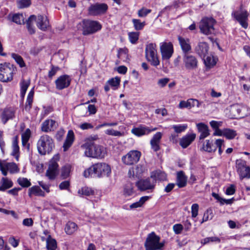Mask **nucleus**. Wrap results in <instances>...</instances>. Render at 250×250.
Instances as JSON below:
<instances>
[{
  "mask_svg": "<svg viewBox=\"0 0 250 250\" xmlns=\"http://www.w3.org/2000/svg\"><path fill=\"white\" fill-rule=\"evenodd\" d=\"M156 128H150L149 127L141 125L138 127H134L131 129V133L138 137L147 135L150 132L155 131Z\"/></svg>",
  "mask_w": 250,
  "mask_h": 250,
  "instance_id": "f3484780",
  "label": "nucleus"
},
{
  "mask_svg": "<svg viewBox=\"0 0 250 250\" xmlns=\"http://www.w3.org/2000/svg\"><path fill=\"white\" fill-rule=\"evenodd\" d=\"M107 9L108 6L105 3H95V15L104 14Z\"/></svg>",
  "mask_w": 250,
  "mask_h": 250,
  "instance_id": "2f4dec72",
  "label": "nucleus"
},
{
  "mask_svg": "<svg viewBox=\"0 0 250 250\" xmlns=\"http://www.w3.org/2000/svg\"><path fill=\"white\" fill-rule=\"evenodd\" d=\"M171 128L174 130L175 133L179 134L184 132L188 128V125L187 124L174 125H172Z\"/></svg>",
  "mask_w": 250,
  "mask_h": 250,
  "instance_id": "37998d69",
  "label": "nucleus"
},
{
  "mask_svg": "<svg viewBox=\"0 0 250 250\" xmlns=\"http://www.w3.org/2000/svg\"><path fill=\"white\" fill-rule=\"evenodd\" d=\"M17 71V68L13 64L7 62L0 63V81L3 83L11 82Z\"/></svg>",
  "mask_w": 250,
  "mask_h": 250,
  "instance_id": "f03ea898",
  "label": "nucleus"
},
{
  "mask_svg": "<svg viewBox=\"0 0 250 250\" xmlns=\"http://www.w3.org/2000/svg\"><path fill=\"white\" fill-rule=\"evenodd\" d=\"M58 126V123L54 120H45L41 125V130L42 132L48 133L55 130Z\"/></svg>",
  "mask_w": 250,
  "mask_h": 250,
  "instance_id": "ddd939ff",
  "label": "nucleus"
},
{
  "mask_svg": "<svg viewBox=\"0 0 250 250\" xmlns=\"http://www.w3.org/2000/svg\"><path fill=\"white\" fill-rule=\"evenodd\" d=\"M71 81V78L68 75L61 76L55 81L56 88L58 90H62L67 88L69 86Z\"/></svg>",
  "mask_w": 250,
  "mask_h": 250,
  "instance_id": "4468645a",
  "label": "nucleus"
},
{
  "mask_svg": "<svg viewBox=\"0 0 250 250\" xmlns=\"http://www.w3.org/2000/svg\"><path fill=\"white\" fill-rule=\"evenodd\" d=\"M32 194L36 196H44V192L38 186H33L29 188V196H31Z\"/></svg>",
  "mask_w": 250,
  "mask_h": 250,
  "instance_id": "58836bf2",
  "label": "nucleus"
},
{
  "mask_svg": "<svg viewBox=\"0 0 250 250\" xmlns=\"http://www.w3.org/2000/svg\"><path fill=\"white\" fill-rule=\"evenodd\" d=\"M221 241L220 239L217 237L213 236V237H206L203 239H202L201 241V243L202 245H204L209 243V242H217L220 243Z\"/></svg>",
  "mask_w": 250,
  "mask_h": 250,
  "instance_id": "8fccbe9b",
  "label": "nucleus"
},
{
  "mask_svg": "<svg viewBox=\"0 0 250 250\" xmlns=\"http://www.w3.org/2000/svg\"><path fill=\"white\" fill-rule=\"evenodd\" d=\"M151 177L146 179H141L136 183V186L140 191L153 190L155 186V182Z\"/></svg>",
  "mask_w": 250,
  "mask_h": 250,
  "instance_id": "9d476101",
  "label": "nucleus"
},
{
  "mask_svg": "<svg viewBox=\"0 0 250 250\" xmlns=\"http://www.w3.org/2000/svg\"><path fill=\"white\" fill-rule=\"evenodd\" d=\"M71 171V166L69 165L63 167L61 170V177L63 179H66L69 177Z\"/></svg>",
  "mask_w": 250,
  "mask_h": 250,
  "instance_id": "a18cd8bd",
  "label": "nucleus"
},
{
  "mask_svg": "<svg viewBox=\"0 0 250 250\" xmlns=\"http://www.w3.org/2000/svg\"><path fill=\"white\" fill-rule=\"evenodd\" d=\"M39 153L42 155L50 153L55 147L53 139L48 135L41 136L37 144Z\"/></svg>",
  "mask_w": 250,
  "mask_h": 250,
  "instance_id": "f257e3e1",
  "label": "nucleus"
},
{
  "mask_svg": "<svg viewBox=\"0 0 250 250\" xmlns=\"http://www.w3.org/2000/svg\"><path fill=\"white\" fill-rule=\"evenodd\" d=\"M36 21L37 27L41 30L45 31L49 27V21L46 16L38 15Z\"/></svg>",
  "mask_w": 250,
  "mask_h": 250,
  "instance_id": "5701e85b",
  "label": "nucleus"
},
{
  "mask_svg": "<svg viewBox=\"0 0 250 250\" xmlns=\"http://www.w3.org/2000/svg\"><path fill=\"white\" fill-rule=\"evenodd\" d=\"M105 133L113 136H121L122 133L119 131L115 130L113 129H108L105 131Z\"/></svg>",
  "mask_w": 250,
  "mask_h": 250,
  "instance_id": "052dcab7",
  "label": "nucleus"
},
{
  "mask_svg": "<svg viewBox=\"0 0 250 250\" xmlns=\"http://www.w3.org/2000/svg\"><path fill=\"white\" fill-rule=\"evenodd\" d=\"M150 177L156 182L157 180L164 181L166 180L167 176L165 172L161 170H156L151 173Z\"/></svg>",
  "mask_w": 250,
  "mask_h": 250,
  "instance_id": "f704fd0d",
  "label": "nucleus"
},
{
  "mask_svg": "<svg viewBox=\"0 0 250 250\" xmlns=\"http://www.w3.org/2000/svg\"><path fill=\"white\" fill-rule=\"evenodd\" d=\"M196 134L194 133L187 134L180 140V145L183 148H187L195 140Z\"/></svg>",
  "mask_w": 250,
  "mask_h": 250,
  "instance_id": "b1692460",
  "label": "nucleus"
},
{
  "mask_svg": "<svg viewBox=\"0 0 250 250\" xmlns=\"http://www.w3.org/2000/svg\"><path fill=\"white\" fill-rule=\"evenodd\" d=\"M78 193L80 195L89 196L90 194H92L93 191L91 188L88 187H83L81 189H79L78 191Z\"/></svg>",
  "mask_w": 250,
  "mask_h": 250,
  "instance_id": "13d9d810",
  "label": "nucleus"
},
{
  "mask_svg": "<svg viewBox=\"0 0 250 250\" xmlns=\"http://www.w3.org/2000/svg\"><path fill=\"white\" fill-rule=\"evenodd\" d=\"M31 131L29 129H26L25 131L22 134V143L23 146L27 145L30 137Z\"/></svg>",
  "mask_w": 250,
  "mask_h": 250,
  "instance_id": "5fc2aeb1",
  "label": "nucleus"
},
{
  "mask_svg": "<svg viewBox=\"0 0 250 250\" xmlns=\"http://www.w3.org/2000/svg\"><path fill=\"white\" fill-rule=\"evenodd\" d=\"M184 227L181 224H176L173 226V231L176 234H179L181 233Z\"/></svg>",
  "mask_w": 250,
  "mask_h": 250,
  "instance_id": "0e129e2a",
  "label": "nucleus"
},
{
  "mask_svg": "<svg viewBox=\"0 0 250 250\" xmlns=\"http://www.w3.org/2000/svg\"><path fill=\"white\" fill-rule=\"evenodd\" d=\"M199 205L197 204H193L191 206V216L193 218L196 217L198 215Z\"/></svg>",
  "mask_w": 250,
  "mask_h": 250,
  "instance_id": "338daca9",
  "label": "nucleus"
},
{
  "mask_svg": "<svg viewBox=\"0 0 250 250\" xmlns=\"http://www.w3.org/2000/svg\"><path fill=\"white\" fill-rule=\"evenodd\" d=\"M46 248L48 250H56L57 248V242L49 235L46 240Z\"/></svg>",
  "mask_w": 250,
  "mask_h": 250,
  "instance_id": "4c0bfd02",
  "label": "nucleus"
},
{
  "mask_svg": "<svg viewBox=\"0 0 250 250\" xmlns=\"http://www.w3.org/2000/svg\"><path fill=\"white\" fill-rule=\"evenodd\" d=\"M202 149L206 152L210 153L216 150V146L213 144L212 141L207 140L204 142Z\"/></svg>",
  "mask_w": 250,
  "mask_h": 250,
  "instance_id": "7c9ffc66",
  "label": "nucleus"
},
{
  "mask_svg": "<svg viewBox=\"0 0 250 250\" xmlns=\"http://www.w3.org/2000/svg\"><path fill=\"white\" fill-rule=\"evenodd\" d=\"M151 10L143 7L138 11V16L139 17H146L148 14L151 13Z\"/></svg>",
  "mask_w": 250,
  "mask_h": 250,
  "instance_id": "4d7b16f0",
  "label": "nucleus"
},
{
  "mask_svg": "<svg viewBox=\"0 0 250 250\" xmlns=\"http://www.w3.org/2000/svg\"><path fill=\"white\" fill-rule=\"evenodd\" d=\"M215 23L216 21L212 18H204L199 24L201 32L206 35L214 34V26Z\"/></svg>",
  "mask_w": 250,
  "mask_h": 250,
  "instance_id": "423d86ee",
  "label": "nucleus"
},
{
  "mask_svg": "<svg viewBox=\"0 0 250 250\" xmlns=\"http://www.w3.org/2000/svg\"><path fill=\"white\" fill-rule=\"evenodd\" d=\"M190 102L189 99L186 101H181L179 104L178 107L180 108H187L190 109L191 108Z\"/></svg>",
  "mask_w": 250,
  "mask_h": 250,
  "instance_id": "69168bd1",
  "label": "nucleus"
},
{
  "mask_svg": "<svg viewBox=\"0 0 250 250\" xmlns=\"http://www.w3.org/2000/svg\"><path fill=\"white\" fill-rule=\"evenodd\" d=\"M31 4L30 0H21L18 2V7L20 8H23L28 7Z\"/></svg>",
  "mask_w": 250,
  "mask_h": 250,
  "instance_id": "680f3d73",
  "label": "nucleus"
},
{
  "mask_svg": "<svg viewBox=\"0 0 250 250\" xmlns=\"http://www.w3.org/2000/svg\"><path fill=\"white\" fill-rule=\"evenodd\" d=\"M133 26L135 30H141L143 29L146 25V22H141L139 19H133L132 20Z\"/></svg>",
  "mask_w": 250,
  "mask_h": 250,
  "instance_id": "49530a36",
  "label": "nucleus"
},
{
  "mask_svg": "<svg viewBox=\"0 0 250 250\" xmlns=\"http://www.w3.org/2000/svg\"><path fill=\"white\" fill-rule=\"evenodd\" d=\"M12 21L17 24H23L24 22L23 15L21 14H15L13 15L12 17Z\"/></svg>",
  "mask_w": 250,
  "mask_h": 250,
  "instance_id": "3c124183",
  "label": "nucleus"
},
{
  "mask_svg": "<svg viewBox=\"0 0 250 250\" xmlns=\"http://www.w3.org/2000/svg\"><path fill=\"white\" fill-rule=\"evenodd\" d=\"M188 177L185 175L183 171H180L177 173L176 185L179 188H184L187 184Z\"/></svg>",
  "mask_w": 250,
  "mask_h": 250,
  "instance_id": "a878e982",
  "label": "nucleus"
},
{
  "mask_svg": "<svg viewBox=\"0 0 250 250\" xmlns=\"http://www.w3.org/2000/svg\"><path fill=\"white\" fill-rule=\"evenodd\" d=\"M120 79L118 77L110 79L107 81L109 85L113 87V90L118 89L120 85Z\"/></svg>",
  "mask_w": 250,
  "mask_h": 250,
  "instance_id": "de8ad7c7",
  "label": "nucleus"
},
{
  "mask_svg": "<svg viewBox=\"0 0 250 250\" xmlns=\"http://www.w3.org/2000/svg\"><path fill=\"white\" fill-rule=\"evenodd\" d=\"M36 21V16L35 15H31L26 21L27 28L28 32L30 34H33L35 33V28L34 26V23Z\"/></svg>",
  "mask_w": 250,
  "mask_h": 250,
  "instance_id": "c756f323",
  "label": "nucleus"
},
{
  "mask_svg": "<svg viewBox=\"0 0 250 250\" xmlns=\"http://www.w3.org/2000/svg\"><path fill=\"white\" fill-rule=\"evenodd\" d=\"M30 84V81L27 80H22L20 83V86H21V97H23L25 96L26 90L29 87Z\"/></svg>",
  "mask_w": 250,
  "mask_h": 250,
  "instance_id": "79ce46f5",
  "label": "nucleus"
},
{
  "mask_svg": "<svg viewBox=\"0 0 250 250\" xmlns=\"http://www.w3.org/2000/svg\"><path fill=\"white\" fill-rule=\"evenodd\" d=\"M93 146L94 137H90L85 140V142L82 147L85 149L84 154L86 157H94L93 156Z\"/></svg>",
  "mask_w": 250,
  "mask_h": 250,
  "instance_id": "dca6fc26",
  "label": "nucleus"
},
{
  "mask_svg": "<svg viewBox=\"0 0 250 250\" xmlns=\"http://www.w3.org/2000/svg\"><path fill=\"white\" fill-rule=\"evenodd\" d=\"M106 154V148L102 146H95V158H104Z\"/></svg>",
  "mask_w": 250,
  "mask_h": 250,
  "instance_id": "c85d7f7f",
  "label": "nucleus"
},
{
  "mask_svg": "<svg viewBox=\"0 0 250 250\" xmlns=\"http://www.w3.org/2000/svg\"><path fill=\"white\" fill-rule=\"evenodd\" d=\"M146 170L145 166L142 165H138L135 168H130L128 172L129 177L139 178L142 177L143 173Z\"/></svg>",
  "mask_w": 250,
  "mask_h": 250,
  "instance_id": "a211bd4d",
  "label": "nucleus"
},
{
  "mask_svg": "<svg viewBox=\"0 0 250 250\" xmlns=\"http://www.w3.org/2000/svg\"><path fill=\"white\" fill-rule=\"evenodd\" d=\"M74 141V134L72 130H70L68 131L65 140L63 145V151H67L72 146Z\"/></svg>",
  "mask_w": 250,
  "mask_h": 250,
  "instance_id": "bb28decb",
  "label": "nucleus"
},
{
  "mask_svg": "<svg viewBox=\"0 0 250 250\" xmlns=\"http://www.w3.org/2000/svg\"><path fill=\"white\" fill-rule=\"evenodd\" d=\"M15 110L12 108H7L4 109L2 115L1 119L3 124H5L8 120L12 119L15 116Z\"/></svg>",
  "mask_w": 250,
  "mask_h": 250,
  "instance_id": "cd10ccee",
  "label": "nucleus"
},
{
  "mask_svg": "<svg viewBox=\"0 0 250 250\" xmlns=\"http://www.w3.org/2000/svg\"><path fill=\"white\" fill-rule=\"evenodd\" d=\"M89 103V101L87 102L82 104L80 105V108L82 110H83L86 112V113L87 111L89 112V114H94V105L92 104H88L87 106V104Z\"/></svg>",
  "mask_w": 250,
  "mask_h": 250,
  "instance_id": "c03bdc74",
  "label": "nucleus"
},
{
  "mask_svg": "<svg viewBox=\"0 0 250 250\" xmlns=\"http://www.w3.org/2000/svg\"><path fill=\"white\" fill-rule=\"evenodd\" d=\"M111 172L110 167L104 163L95 164V175L98 177L108 176Z\"/></svg>",
  "mask_w": 250,
  "mask_h": 250,
  "instance_id": "9b49d317",
  "label": "nucleus"
},
{
  "mask_svg": "<svg viewBox=\"0 0 250 250\" xmlns=\"http://www.w3.org/2000/svg\"><path fill=\"white\" fill-rule=\"evenodd\" d=\"M145 58L146 61L153 66H157L160 64L155 43H149L146 45Z\"/></svg>",
  "mask_w": 250,
  "mask_h": 250,
  "instance_id": "20e7f679",
  "label": "nucleus"
},
{
  "mask_svg": "<svg viewBox=\"0 0 250 250\" xmlns=\"http://www.w3.org/2000/svg\"><path fill=\"white\" fill-rule=\"evenodd\" d=\"M133 193V187L132 184L127 183L124 188V194L126 196H131Z\"/></svg>",
  "mask_w": 250,
  "mask_h": 250,
  "instance_id": "603ef678",
  "label": "nucleus"
},
{
  "mask_svg": "<svg viewBox=\"0 0 250 250\" xmlns=\"http://www.w3.org/2000/svg\"><path fill=\"white\" fill-rule=\"evenodd\" d=\"M78 227L76 223L72 222H68L65 227V232L68 235H71L75 232Z\"/></svg>",
  "mask_w": 250,
  "mask_h": 250,
  "instance_id": "e433bc0d",
  "label": "nucleus"
},
{
  "mask_svg": "<svg viewBox=\"0 0 250 250\" xmlns=\"http://www.w3.org/2000/svg\"><path fill=\"white\" fill-rule=\"evenodd\" d=\"M178 40L182 50L183 55L189 53L191 50V46L189 39L178 36Z\"/></svg>",
  "mask_w": 250,
  "mask_h": 250,
  "instance_id": "aec40b11",
  "label": "nucleus"
},
{
  "mask_svg": "<svg viewBox=\"0 0 250 250\" xmlns=\"http://www.w3.org/2000/svg\"><path fill=\"white\" fill-rule=\"evenodd\" d=\"M209 47L205 42H199L195 48V52L202 58L206 57L208 53Z\"/></svg>",
  "mask_w": 250,
  "mask_h": 250,
  "instance_id": "4be33fe9",
  "label": "nucleus"
},
{
  "mask_svg": "<svg viewBox=\"0 0 250 250\" xmlns=\"http://www.w3.org/2000/svg\"><path fill=\"white\" fill-rule=\"evenodd\" d=\"M0 170L4 176L7 175L8 171L11 173H17L19 171L17 165L14 163H0Z\"/></svg>",
  "mask_w": 250,
  "mask_h": 250,
  "instance_id": "2eb2a0df",
  "label": "nucleus"
},
{
  "mask_svg": "<svg viewBox=\"0 0 250 250\" xmlns=\"http://www.w3.org/2000/svg\"><path fill=\"white\" fill-rule=\"evenodd\" d=\"M165 244V241L160 242V236L151 232L147 235L144 245L146 250H161Z\"/></svg>",
  "mask_w": 250,
  "mask_h": 250,
  "instance_id": "7ed1b4c3",
  "label": "nucleus"
},
{
  "mask_svg": "<svg viewBox=\"0 0 250 250\" xmlns=\"http://www.w3.org/2000/svg\"><path fill=\"white\" fill-rule=\"evenodd\" d=\"M160 48L162 59L169 60L173 53L172 44L171 42H162Z\"/></svg>",
  "mask_w": 250,
  "mask_h": 250,
  "instance_id": "f8f14e48",
  "label": "nucleus"
},
{
  "mask_svg": "<svg viewBox=\"0 0 250 250\" xmlns=\"http://www.w3.org/2000/svg\"><path fill=\"white\" fill-rule=\"evenodd\" d=\"M12 58L15 60L16 62L20 65L21 67L25 66V64L23 61L22 58L19 55L15 53L11 54Z\"/></svg>",
  "mask_w": 250,
  "mask_h": 250,
  "instance_id": "09e8293b",
  "label": "nucleus"
},
{
  "mask_svg": "<svg viewBox=\"0 0 250 250\" xmlns=\"http://www.w3.org/2000/svg\"><path fill=\"white\" fill-rule=\"evenodd\" d=\"M170 79L168 78H164L159 79L157 82L158 85L163 88L165 87L169 82Z\"/></svg>",
  "mask_w": 250,
  "mask_h": 250,
  "instance_id": "e2e57ef3",
  "label": "nucleus"
},
{
  "mask_svg": "<svg viewBox=\"0 0 250 250\" xmlns=\"http://www.w3.org/2000/svg\"><path fill=\"white\" fill-rule=\"evenodd\" d=\"M78 26H82L83 33L84 35L92 33L94 31V21H92L84 20Z\"/></svg>",
  "mask_w": 250,
  "mask_h": 250,
  "instance_id": "412c9836",
  "label": "nucleus"
},
{
  "mask_svg": "<svg viewBox=\"0 0 250 250\" xmlns=\"http://www.w3.org/2000/svg\"><path fill=\"white\" fill-rule=\"evenodd\" d=\"M224 136L227 139L231 140L233 139L236 136L237 133L235 130L229 128L224 129Z\"/></svg>",
  "mask_w": 250,
  "mask_h": 250,
  "instance_id": "a19ab883",
  "label": "nucleus"
},
{
  "mask_svg": "<svg viewBox=\"0 0 250 250\" xmlns=\"http://www.w3.org/2000/svg\"><path fill=\"white\" fill-rule=\"evenodd\" d=\"M150 198L149 196H145L142 197L140 200L135 203L131 204L129 206L130 209L136 208L141 207L143 204Z\"/></svg>",
  "mask_w": 250,
  "mask_h": 250,
  "instance_id": "ea45409f",
  "label": "nucleus"
},
{
  "mask_svg": "<svg viewBox=\"0 0 250 250\" xmlns=\"http://www.w3.org/2000/svg\"><path fill=\"white\" fill-rule=\"evenodd\" d=\"M18 136H15L12 141V155L14 156L17 161L19 160V146H18Z\"/></svg>",
  "mask_w": 250,
  "mask_h": 250,
  "instance_id": "72a5a7b5",
  "label": "nucleus"
},
{
  "mask_svg": "<svg viewBox=\"0 0 250 250\" xmlns=\"http://www.w3.org/2000/svg\"><path fill=\"white\" fill-rule=\"evenodd\" d=\"M141 153L138 150H130L122 158L123 163L126 165L130 166L137 163L140 160Z\"/></svg>",
  "mask_w": 250,
  "mask_h": 250,
  "instance_id": "6e6552de",
  "label": "nucleus"
},
{
  "mask_svg": "<svg viewBox=\"0 0 250 250\" xmlns=\"http://www.w3.org/2000/svg\"><path fill=\"white\" fill-rule=\"evenodd\" d=\"M17 182L23 188H27L31 186L30 182L26 178H19Z\"/></svg>",
  "mask_w": 250,
  "mask_h": 250,
  "instance_id": "6e6d98bb",
  "label": "nucleus"
},
{
  "mask_svg": "<svg viewBox=\"0 0 250 250\" xmlns=\"http://www.w3.org/2000/svg\"><path fill=\"white\" fill-rule=\"evenodd\" d=\"M59 159V155L57 154L54 155L49 162V167L46 172V176L50 180L54 179L58 174L59 166L57 162Z\"/></svg>",
  "mask_w": 250,
  "mask_h": 250,
  "instance_id": "0eeeda50",
  "label": "nucleus"
},
{
  "mask_svg": "<svg viewBox=\"0 0 250 250\" xmlns=\"http://www.w3.org/2000/svg\"><path fill=\"white\" fill-rule=\"evenodd\" d=\"M79 127L82 130H87V129L93 128V125L92 124L85 122V123H83L80 124L79 125Z\"/></svg>",
  "mask_w": 250,
  "mask_h": 250,
  "instance_id": "774afa93",
  "label": "nucleus"
},
{
  "mask_svg": "<svg viewBox=\"0 0 250 250\" xmlns=\"http://www.w3.org/2000/svg\"><path fill=\"white\" fill-rule=\"evenodd\" d=\"M213 217L212 211L211 209H208L205 212L202 223L207 221L209 219H211Z\"/></svg>",
  "mask_w": 250,
  "mask_h": 250,
  "instance_id": "bf43d9fd",
  "label": "nucleus"
},
{
  "mask_svg": "<svg viewBox=\"0 0 250 250\" xmlns=\"http://www.w3.org/2000/svg\"><path fill=\"white\" fill-rule=\"evenodd\" d=\"M203 59L205 66L208 69H210L215 66L217 60L215 57L212 55L208 56L206 58L205 57Z\"/></svg>",
  "mask_w": 250,
  "mask_h": 250,
  "instance_id": "473e14b6",
  "label": "nucleus"
},
{
  "mask_svg": "<svg viewBox=\"0 0 250 250\" xmlns=\"http://www.w3.org/2000/svg\"><path fill=\"white\" fill-rule=\"evenodd\" d=\"M235 167L240 180L250 179V166L247 165L246 161L242 159L236 160Z\"/></svg>",
  "mask_w": 250,
  "mask_h": 250,
  "instance_id": "39448f33",
  "label": "nucleus"
},
{
  "mask_svg": "<svg viewBox=\"0 0 250 250\" xmlns=\"http://www.w3.org/2000/svg\"><path fill=\"white\" fill-rule=\"evenodd\" d=\"M1 186H0V191H4L7 189L10 188L13 186L12 181L5 177H2L0 181Z\"/></svg>",
  "mask_w": 250,
  "mask_h": 250,
  "instance_id": "c9c22d12",
  "label": "nucleus"
},
{
  "mask_svg": "<svg viewBox=\"0 0 250 250\" xmlns=\"http://www.w3.org/2000/svg\"><path fill=\"white\" fill-rule=\"evenodd\" d=\"M248 15V13L246 11L241 12H236L234 13V18L239 22L240 25L245 29L248 26L247 21Z\"/></svg>",
  "mask_w": 250,
  "mask_h": 250,
  "instance_id": "6ab92c4d",
  "label": "nucleus"
},
{
  "mask_svg": "<svg viewBox=\"0 0 250 250\" xmlns=\"http://www.w3.org/2000/svg\"><path fill=\"white\" fill-rule=\"evenodd\" d=\"M139 34L138 32H132L128 33L129 41L132 44H135L139 39Z\"/></svg>",
  "mask_w": 250,
  "mask_h": 250,
  "instance_id": "864d4df0",
  "label": "nucleus"
},
{
  "mask_svg": "<svg viewBox=\"0 0 250 250\" xmlns=\"http://www.w3.org/2000/svg\"><path fill=\"white\" fill-rule=\"evenodd\" d=\"M183 62L187 70H195L198 67V61L197 58L190 53L183 55Z\"/></svg>",
  "mask_w": 250,
  "mask_h": 250,
  "instance_id": "1a4fd4ad",
  "label": "nucleus"
},
{
  "mask_svg": "<svg viewBox=\"0 0 250 250\" xmlns=\"http://www.w3.org/2000/svg\"><path fill=\"white\" fill-rule=\"evenodd\" d=\"M198 132L200 133L199 140H203L210 134L208 127L206 124L200 123L196 124Z\"/></svg>",
  "mask_w": 250,
  "mask_h": 250,
  "instance_id": "393cba45",
  "label": "nucleus"
}]
</instances>
